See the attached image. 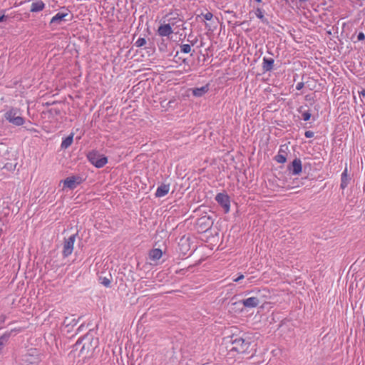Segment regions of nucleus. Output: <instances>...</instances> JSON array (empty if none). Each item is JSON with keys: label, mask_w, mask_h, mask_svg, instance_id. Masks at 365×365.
Returning <instances> with one entry per match:
<instances>
[{"label": "nucleus", "mask_w": 365, "mask_h": 365, "mask_svg": "<svg viewBox=\"0 0 365 365\" xmlns=\"http://www.w3.org/2000/svg\"><path fill=\"white\" fill-rule=\"evenodd\" d=\"M252 341V339L249 336L236 337L232 340L233 346L231 351H236L239 354L250 353Z\"/></svg>", "instance_id": "1"}, {"label": "nucleus", "mask_w": 365, "mask_h": 365, "mask_svg": "<svg viewBox=\"0 0 365 365\" xmlns=\"http://www.w3.org/2000/svg\"><path fill=\"white\" fill-rule=\"evenodd\" d=\"M5 119L10 123L20 126L24 124L25 120L21 116V110L16 108H11L4 113Z\"/></svg>", "instance_id": "2"}, {"label": "nucleus", "mask_w": 365, "mask_h": 365, "mask_svg": "<svg viewBox=\"0 0 365 365\" xmlns=\"http://www.w3.org/2000/svg\"><path fill=\"white\" fill-rule=\"evenodd\" d=\"M87 157L89 162L98 168H103L108 163V158L97 151L90 152Z\"/></svg>", "instance_id": "3"}, {"label": "nucleus", "mask_w": 365, "mask_h": 365, "mask_svg": "<svg viewBox=\"0 0 365 365\" xmlns=\"http://www.w3.org/2000/svg\"><path fill=\"white\" fill-rule=\"evenodd\" d=\"M83 178L79 175H72L66 178L60 182V185L63 184V190L69 189L74 190L78 185L81 184Z\"/></svg>", "instance_id": "4"}, {"label": "nucleus", "mask_w": 365, "mask_h": 365, "mask_svg": "<svg viewBox=\"0 0 365 365\" xmlns=\"http://www.w3.org/2000/svg\"><path fill=\"white\" fill-rule=\"evenodd\" d=\"M75 241L76 235H72L68 239L65 240L62 252L64 257H67L72 254Z\"/></svg>", "instance_id": "5"}, {"label": "nucleus", "mask_w": 365, "mask_h": 365, "mask_svg": "<svg viewBox=\"0 0 365 365\" xmlns=\"http://www.w3.org/2000/svg\"><path fill=\"white\" fill-rule=\"evenodd\" d=\"M215 200L224 208L225 212H228L230 211V197L227 195L218 193L215 197Z\"/></svg>", "instance_id": "6"}, {"label": "nucleus", "mask_w": 365, "mask_h": 365, "mask_svg": "<svg viewBox=\"0 0 365 365\" xmlns=\"http://www.w3.org/2000/svg\"><path fill=\"white\" fill-rule=\"evenodd\" d=\"M38 359L31 354H26L21 356L17 365H37Z\"/></svg>", "instance_id": "7"}, {"label": "nucleus", "mask_w": 365, "mask_h": 365, "mask_svg": "<svg viewBox=\"0 0 365 365\" xmlns=\"http://www.w3.org/2000/svg\"><path fill=\"white\" fill-rule=\"evenodd\" d=\"M288 151L289 148L287 145H280L278 153L274 157V160L278 163H284L287 161Z\"/></svg>", "instance_id": "8"}, {"label": "nucleus", "mask_w": 365, "mask_h": 365, "mask_svg": "<svg viewBox=\"0 0 365 365\" xmlns=\"http://www.w3.org/2000/svg\"><path fill=\"white\" fill-rule=\"evenodd\" d=\"M288 170L294 175H299L302 170V161L299 158H295L288 167Z\"/></svg>", "instance_id": "9"}, {"label": "nucleus", "mask_w": 365, "mask_h": 365, "mask_svg": "<svg viewBox=\"0 0 365 365\" xmlns=\"http://www.w3.org/2000/svg\"><path fill=\"white\" fill-rule=\"evenodd\" d=\"M157 33L161 37H168L173 33V30L170 25L163 24L158 27Z\"/></svg>", "instance_id": "10"}, {"label": "nucleus", "mask_w": 365, "mask_h": 365, "mask_svg": "<svg viewBox=\"0 0 365 365\" xmlns=\"http://www.w3.org/2000/svg\"><path fill=\"white\" fill-rule=\"evenodd\" d=\"M240 302L245 307L255 308L259 305V299L256 297H252L242 299Z\"/></svg>", "instance_id": "11"}, {"label": "nucleus", "mask_w": 365, "mask_h": 365, "mask_svg": "<svg viewBox=\"0 0 365 365\" xmlns=\"http://www.w3.org/2000/svg\"><path fill=\"white\" fill-rule=\"evenodd\" d=\"M167 21L166 23L168 25H170V27L173 29V27L180 21H182V19L179 17V15L178 14H173L170 13L167 16Z\"/></svg>", "instance_id": "12"}, {"label": "nucleus", "mask_w": 365, "mask_h": 365, "mask_svg": "<svg viewBox=\"0 0 365 365\" xmlns=\"http://www.w3.org/2000/svg\"><path fill=\"white\" fill-rule=\"evenodd\" d=\"M169 190H170V185L163 184L157 188L155 195L156 197H164L169 192Z\"/></svg>", "instance_id": "13"}, {"label": "nucleus", "mask_w": 365, "mask_h": 365, "mask_svg": "<svg viewBox=\"0 0 365 365\" xmlns=\"http://www.w3.org/2000/svg\"><path fill=\"white\" fill-rule=\"evenodd\" d=\"M45 6V4L41 0L34 1L31 4L30 11L32 13L41 11L44 9Z\"/></svg>", "instance_id": "14"}, {"label": "nucleus", "mask_w": 365, "mask_h": 365, "mask_svg": "<svg viewBox=\"0 0 365 365\" xmlns=\"http://www.w3.org/2000/svg\"><path fill=\"white\" fill-rule=\"evenodd\" d=\"M67 16L68 13L58 12L51 18L50 24H60L62 21H66L65 18Z\"/></svg>", "instance_id": "15"}, {"label": "nucleus", "mask_w": 365, "mask_h": 365, "mask_svg": "<svg viewBox=\"0 0 365 365\" xmlns=\"http://www.w3.org/2000/svg\"><path fill=\"white\" fill-rule=\"evenodd\" d=\"M163 255L162 250L160 249H153L149 252V257L150 260L156 262L159 260Z\"/></svg>", "instance_id": "16"}, {"label": "nucleus", "mask_w": 365, "mask_h": 365, "mask_svg": "<svg viewBox=\"0 0 365 365\" xmlns=\"http://www.w3.org/2000/svg\"><path fill=\"white\" fill-rule=\"evenodd\" d=\"M274 59L272 58H263V70L264 71H270L273 69Z\"/></svg>", "instance_id": "17"}, {"label": "nucleus", "mask_w": 365, "mask_h": 365, "mask_svg": "<svg viewBox=\"0 0 365 365\" xmlns=\"http://www.w3.org/2000/svg\"><path fill=\"white\" fill-rule=\"evenodd\" d=\"M209 91L207 85L202 86L200 88H195L192 90V95L195 97H201L205 95Z\"/></svg>", "instance_id": "18"}, {"label": "nucleus", "mask_w": 365, "mask_h": 365, "mask_svg": "<svg viewBox=\"0 0 365 365\" xmlns=\"http://www.w3.org/2000/svg\"><path fill=\"white\" fill-rule=\"evenodd\" d=\"M73 134L71 133L68 136H67L66 138L63 140L61 144V148L62 149H66L68 148L73 143Z\"/></svg>", "instance_id": "19"}, {"label": "nucleus", "mask_w": 365, "mask_h": 365, "mask_svg": "<svg viewBox=\"0 0 365 365\" xmlns=\"http://www.w3.org/2000/svg\"><path fill=\"white\" fill-rule=\"evenodd\" d=\"M349 184V179H348V175H347V168H345V170L341 173V185L340 187L341 189H345Z\"/></svg>", "instance_id": "20"}, {"label": "nucleus", "mask_w": 365, "mask_h": 365, "mask_svg": "<svg viewBox=\"0 0 365 365\" xmlns=\"http://www.w3.org/2000/svg\"><path fill=\"white\" fill-rule=\"evenodd\" d=\"M255 14L258 19H261L262 21H266V19H264V16L263 14V11L261 9L257 8L255 11Z\"/></svg>", "instance_id": "21"}, {"label": "nucleus", "mask_w": 365, "mask_h": 365, "mask_svg": "<svg viewBox=\"0 0 365 365\" xmlns=\"http://www.w3.org/2000/svg\"><path fill=\"white\" fill-rule=\"evenodd\" d=\"M145 44H146V39L145 38H139L135 42V46L138 48L142 47Z\"/></svg>", "instance_id": "22"}, {"label": "nucleus", "mask_w": 365, "mask_h": 365, "mask_svg": "<svg viewBox=\"0 0 365 365\" xmlns=\"http://www.w3.org/2000/svg\"><path fill=\"white\" fill-rule=\"evenodd\" d=\"M180 51L182 53H188L191 51V46L189 44H182L180 46Z\"/></svg>", "instance_id": "23"}, {"label": "nucleus", "mask_w": 365, "mask_h": 365, "mask_svg": "<svg viewBox=\"0 0 365 365\" xmlns=\"http://www.w3.org/2000/svg\"><path fill=\"white\" fill-rule=\"evenodd\" d=\"M101 282L106 287H110L111 281H110V279H108L107 277L101 278Z\"/></svg>", "instance_id": "24"}, {"label": "nucleus", "mask_w": 365, "mask_h": 365, "mask_svg": "<svg viewBox=\"0 0 365 365\" xmlns=\"http://www.w3.org/2000/svg\"><path fill=\"white\" fill-rule=\"evenodd\" d=\"M311 118V113H309V111H304V113H302V119L304 120V121H307L310 119Z\"/></svg>", "instance_id": "25"}, {"label": "nucleus", "mask_w": 365, "mask_h": 365, "mask_svg": "<svg viewBox=\"0 0 365 365\" xmlns=\"http://www.w3.org/2000/svg\"><path fill=\"white\" fill-rule=\"evenodd\" d=\"M203 17L206 21H210L212 19L213 15L211 12H207L206 14H203Z\"/></svg>", "instance_id": "26"}, {"label": "nucleus", "mask_w": 365, "mask_h": 365, "mask_svg": "<svg viewBox=\"0 0 365 365\" xmlns=\"http://www.w3.org/2000/svg\"><path fill=\"white\" fill-rule=\"evenodd\" d=\"M304 135L307 138H311L314 136V132L311 130H307L304 133Z\"/></svg>", "instance_id": "27"}, {"label": "nucleus", "mask_w": 365, "mask_h": 365, "mask_svg": "<svg viewBox=\"0 0 365 365\" xmlns=\"http://www.w3.org/2000/svg\"><path fill=\"white\" fill-rule=\"evenodd\" d=\"M358 41H363L365 39V35L363 32H359L357 36Z\"/></svg>", "instance_id": "28"}, {"label": "nucleus", "mask_w": 365, "mask_h": 365, "mask_svg": "<svg viewBox=\"0 0 365 365\" xmlns=\"http://www.w3.org/2000/svg\"><path fill=\"white\" fill-rule=\"evenodd\" d=\"M304 87V83L303 82H299L296 86V89L298 91H300Z\"/></svg>", "instance_id": "29"}, {"label": "nucleus", "mask_w": 365, "mask_h": 365, "mask_svg": "<svg viewBox=\"0 0 365 365\" xmlns=\"http://www.w3.org/2000/svg\"><path fill=\"white\" fill-rule=\"evenodd\" d=\"M244 275L242 274H240L237 278L234 279L233 281L235 282H238L241 279H244Z\"/></svg>", "instance_id": "30"}, {"label": "nucleus", "mask_w": 365, "mask_h": 365, "mask_svg": "<svg viewBox=\"0 0 365 365\" xmlns=\"http://www.w3.org/2000/svg\"><path fill=\"white\" fill-rule=\"evenodd\" d=\"M359 95H360V96L364 97L365 96V90L364 89L361 92H359Z\"/></svg>", "instance_id": "31"}, {"label": "nucleus", "mask_w": 365, "mask_h": 365, "mask_svg": "<svg viewBox=\"0 0 365 365\" xmlns=\"http://www.w3.org/2000/svg\"><path fill=\"white\" fill-rule=\"evenodd\" d=\"M6 19V16L4 15L0 16V22L3 21Z\"/></svg>", "instance_id": "32"}, {"label": "nucleus", "mask_w": 365, "mask_h": 365, "mask_svg": "<svg viewBox=\"0 0 365 365\" xmlns=\"http://www.w3.org/2000/svg\"><path fill=\"white\" fill-rule=\"evenodd\" d=\"M83 340H84V341L90 340V338H89L88 336H86V337H84V338L83 339Z\"/></svg>", "instance_id": "33"}, {"label": "nucleus", "mask_w": 365, "mask_h": 365, "mask_svg": "<svg viewBox=\"0 0 365 365\" xmlns=\"http://www.w3.org/2000/svg\"><path fill=\"white\" fill-rule=\"evenodd\" d=\"M94 344H94V346H95V347H96V346H97V344H98L97 339H95V343H94Z\"/></svg>", "instance_id": "34"}, {"label": "nucleus", "mask_w": 365, "mask_h": 365, "mask_svg": "<svg viewBox=\"0 0 365 365\" xmlns=\"http://www.w3.org/2000/svg\"><path fill=\"white\" fill-rule=\"evenodd\" d=\"M255 1L258 2V3H261L262 2V0H255Z\"/></svg>", "instance_id": "35"}, {"label": "nucleus", "mask_w": 365, "mask_h": 365, "mask_svg": "<svg viewBox=\"0 0 365 365\" xmlns=\"http://www.w3.org/2000/svg\"><path fill=\"white\" fill-rule=\"evenodd\" d=\"M85 347H86V343L83 344V349H85Z\"/></svg>", "instance_id": "36"}]
</instances>
